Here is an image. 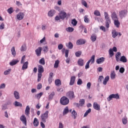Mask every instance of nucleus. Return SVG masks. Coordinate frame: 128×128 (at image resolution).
<instances>
[{"label": "nucleus", "mask_w": 128, "mask_h": 128, "mask_svg": "<svg viewBox=\"0 0 128 128\" xmlns=\"http://www.w3.org/2000/svg\"><path fill=\"white\" fill-rule=\"evenodd\" d=\"M44 72V66L42 65H38V82H40L42 78V73Z\"/></svg>", "instance_id": "1"}, {"label": "nucleus", "mask_w": 128, "mask_h": 128, "mask_svg": "<svg viewBox=\"0 0 128 128\" xmlns=\"http://www.w3.org/2000/svg\"><path fill=\"white\" fill-rule=\"evenodd\" d=\"M48 111L46 110L44 113L41 114L40 120L42 122H46V120L48 118Z\"/></svg>", "instance_id": "2"}, {"label": "nucleus", "mask_w": 128, "mask_h": 128, "mask_svg": "<svg viewBox=\"0 0 128 128\" xmlns=\"http://www.w3.org/2000/svg\"><path fill=\"white\" fill-rule=\"evenodd\" d=\"M60 104L62 106H66L70 104V100L66 96H63L60 99Z\"/></svg>", "instance_id": "3"}, {"label": "nucleus", "mask_w": 128, "mask_h": 128, "mask_svg": "<svg viewBox=\"0 0 128 128\" xmlns=\"http://www.w3.org/2000/svg\"><path fill=\"white\" fill-rule=\"evenodd\" d=\"M66 96L70 100H74L76 98V95H74V91H68L66 94Z\"/></svg>", "instance_id": "4"}, {"label": "nucleus", "mask_w": 128, "mask_h": 128, "mask_svg": "<svg viewBox=\"0 0 128 128\" xmlns=\"http://www.w3.org/2000/svg\"><path fill=\"white\" fill-rule=\"evenodd\" d=\"M112 98H116V100H118L120 98V95L118 94H112L108 98L107 100L108 102H110Z\"/></svg>", "instance_id": "5"}, {"label": "nucleus", "mask_w": 128, "mask_h": 128, "mask_svg": "<svg viewBox=\"0 0 128 128\" xmlns=\"http://www.w3.org/2000/svg\"><path fill=\"white\" fill-rule=\"evenodd\" d=\"M128 14V11L126 10H122L119 12V16L121 18H124V16Z\"/></svg>", "instance_id": "6"}, {"label": "nucleus", "mask_w": 128, "mask_h": 128, "mask_svg": "<svg viewBox=\"0 0 128 128\" xmlns=\"http://www.w3.org/2000/svg\"><path fill=\"white\" fill-rule=\"evenodd\" d=\"M59 16L61 20H64L66 18V16H68V14H66V12L64 11H60L59 13Z\"/></svg>", "instance_id": "7"}, {"label": "nucleus", "mask_w": 128, "mask_h": 128, "mask_svg": "<svg viewBox=\"0 0 128 128\" xmlns=\"http://www.w3.org/2000/svg\"><path fill=\"white\" fill-rule=\"evenodd\" d=\"M24 13L20 12L16 15V18L18 20H22L24 18Z\"/></svg>", "instance_id": "8"}, {"label": "nucleus", "mask_w": 128, "mask_h": 128, "mask_svg": "<svg viewBox=\"0 0 128 128\" xmlns=\"http://www.w3.org/2000/svg\"><path fill=\"white\" fill-rule=\"evenodd\" d=\"M93 108L94 110H100V106L96 102L94 103Z\"/></svg>", "instance_id": "9"}, {"label": "nucleus", "mask_w": 128, "mask_h": 128, "mask_svg": "<svg viewBox=\"0 0 128 128\" xmlns=\"http://www.w3.org/2000/svg\"><path fill=\"white\" fill-rule=\"evenodd\" d=\"M86 41L84 39H79L76 42L77 46H81L82 44H84Z\"/></svg>", "instance_id": "10"}, {"label": "nucleus", "mask_w": 128, "mask_h": 128, "mask_svg": "<svg viewBox=\"0 0 128 128\" xmlns=\"http://www.w3.org/2000/svg\"><path fill=\"white\" fill-rule=\"evenodd\" d=\"M20 120L21 122L25 125L26 126V116L22 115L20 118Z\"/></svg>", "instance_id": "11"}, {"label": "nucleus", "mask_w": 128, "mask_h": 128, "mask_svg": "<svg viewBox=\"0 0 128 128\" xmlns=\"http://www.w3.org/2000/svg\"><path fill=\"white\" fill-rule=\"evenodd\" d=\"M106 58L104 57H101L96 60V62H97L98 64H102L104 62Z\"/></svg>", "instance_id": "12"}, {"label": "nucleus", "mask_w": 128, "mask_h": 128, "mask_svg": "<svg viewBox=\"0 0 128 128\" xmlns=\"http://www.w3.org/2000/svg\"><path fill=\"white\" fill-rule=\"evenodd\" d=\"M42 48L39 47L35 50L37 56H40V54H42Z\"/></svg>", "instance_id": "13"}, {"label": "nucleus", "mask_w": 128, "mask_h": 128, "mask_svg": "<svg viewBox=\"0 0 128 128\" xmlns=\"http://www.w3.org/2000/svg\"><path fill=\"white\" fill-rule=\"evenodd\" d=\"M112 38H116V36H118V32H116V30H112Z\"/></svg>", "instance_id": "14"}, {"label": "nucleus", "mask_w": 128, "mask_h": 128, "mask_svg": "<svg viewBox=\"0 0 128 128\" xmlns=\"http://www.w3.org/2000/svg\"><path fill=\"white\" fill-rule=\"evenodd\" d=\"M111 18L112 20H118V15H116V12H113L112 14Z\"/></svg>", "instance_id": "15"}, {"label": "nucleus", "mask_w": 128, "mask_h": 128, "mask_svg": "<svg viewBox=\"0 0 128 128\" xmlns=\"http://www.w3.org/2000/svg\"><path fill=\"white\" fill-rule=\"evenodd\" d=\"M76 82V76H72L70 78V86H74V82Z\"/></svg>", "instance_id": "16"}, {"label": "nucleus", "mask_w": 128, "mask_h": 128, "mask_svg": "<svg viewBox=\"0 0 128 128\" xmlns=\"http://www.w3.org/2000/svg\"><path fill=\"white\" fill-rule=\"evenodd\" d=\"M106 20V26L107 28H110V24H111L112 22L110 21V18H107Z\"/></svg>", "instance_id": "17"}, {"label": "nucleus", "mask_w": 128, "mask_h": 128, "mask_svg": "<svg viewBox=\"0 0 128 128\" xmlns=\"http://www.w3.org/2000/svg\"><path fill=\"white\" fill-rule=\"evenodd\" d=\"M20 62V60H13L10 62V66H16V64H18V62Z\"/></svg>", "instance_id": "18"}, {"label": "nucleus", "mask_w": 128, "mask_h": 128, "mask_svg": "<svg viewBox=\"0 0 128 128\" xmlns=\"http://www.w3.org/2000/svg\"><path fill=\"white\" fill-rule=\"evenodd\" d=\"M114 24L116 28H120V22L118 20V19L114 20Z\"/></svg>", "instance_id": "19"}, {"label": "nucleus", "mask_w": 128, "mask_h": 128, "mask_svg": "<svg viewBox=\"0 0 128 128\" xmlns=\"http://www.w3.org/2000/svg\"><path fill=\"white\" fill-rule=\"evenodd\" d=\"M54 14H56V10H50V12H48V16H54Z\"/></svg>", "instance_id": "20"}, {"label": "nucleus", "mask_w": 128, "mask_h": 128, "mask_svg": "<svg viewBox=\"0 0 128 128\" xmlns=\"http://www.w3.org/2000/svg\"><path fill=\"white\" fill-rule=\"evenodd\" d=\"M120 62H128V59H126V56H122L120 60Z\"/></svg>", "instance_id": "21"}, {"label": "nucleus", "mask_w": 128, "mask_h": 128, "mask_svg": "<svg viewBox=\"0 0 128 128\" xmlns=\"http://www.w3.org/2000/svg\"><path fill=\"white\" fill-rule=\"evenodd\" d=\"M28 66V62H26L24 63L23 66H22V70H26Z\"/></svg>", "instance_id": "22"}, {"label": "nucleus", "mask_w": 128, "mask_h": 128, "mask_svg": "<svg viewBox=\"0 0 128 128\" xmlns=\"http://www.w3.org/2000/svg\"><path fill=\"white\" fill-rule=\"evenodd\" d=\"M66 48H68L72 50V48H74V45L72 44V42H68V43H66Z\"/></svg>", "instance_id": "23"}, {"label": "nucleus", "mask_w": 128, "mask_h": 128, "mask_svg": "<svg viewBox=\"0 0 128 128\" xmlns=\"http://www.w3.org/2000/svg\"><path fill=\"white\" fill-rule=\"evenodd\" d=\"M55 84L57 86H62V81H60V80L57 79L55 80Z\"/></svg>", "instance_id": "24"}, {"label": "nucleus", "mask_w": 128, "mask_h": 128, "mask_svg": "<svg viewBox=\"0 0 128 128\" xmlns=\"http://www.w3.org/2000/svg\"><path fill=\"white\" fill-rule=\"evenodd\" d=\"M78 64L80 66H83L84 63V60L82 58L78 59Z\"/></svg>", "instance_id": "25"}, {"label": "nucleus", "mask_w": 128, "mask_h": 128, "mask_svg": "<svg viewBox=\"0 0 128 128\" xmlns=\"http://www.w3.org/2000/svg\"><path fill=\"white\" fill-rule=\"evenodd\" d=\"M42 94H44V92H40L39 94H36L35 95V96H36V98H37V100H40V98H42Z\"/></svg>", "instance_id": "26"}, {"label": "nucleus", "mask_w": 128, "mask_h": 128, "mask_svg": "<svg viewBox=\"0 0 128 128\" xmlns=\"http://www.w3.org/2000/svg\"><path fill=\"white\" fill-rule=\"evenodd\" d=\"M14 96L15 98H16V100H19L20 93H18V91H14Z\"/></svg>", "instance_id": "27"}, {"label": "nucleus", "mask_w": 128, "mask_h": 128, "mask_svg": "<svg viewBox=\"0 0 128 128\" xmlns=\"http://www.w3.org/2000/svg\"><path fill=\"white\" fill-rule=\"evenodd\" d=\"M30 106H26L25 110V114L26 116H28V114H30Z\"/></svg>", "instance_id": "28"}, {"label": "nucleus", "mask_w": 128, "mask_h": 128, "mask_svg": "<svg viewBox=\"0 0 128 128\" xmlns=\"http://www.w3.org/2000/svg\"><path fill=\"white\" fill-rule=\"evenodd\" d=\"M11 52L12 56H16V48H14V46H13L11 48Z\"/></svg>", "instance_id": "29"}, {"label": "nucleus", "mask_w": 128, "mask_h": 128, "mask_svg": "<svg viewBox=\"0 0 128 128\" xmlns=\"http://www.w3.org/2000/svg\"><path fill=\"white\" fill-rule=\"evenodd\" d=\"M108 80H110V76H106L103 81V84H104V86H106V84H108Z\"/></svg>", "instance_id": "30"}, {"label": "nucleus", "mask_w": 128, "mask_h": 128, "mask_svg": "<svg viewBox=\"0 0 128 128\" xmlns=\"http://www.w3.org/2000/svg\"><path fill=\"white\" fill-rule=\"evenodd\" d=\"M78 116V113L76 112V110H73L72 112V116L74 118V120L76 118V116Z\"/></svg>", "instance_id": "31"}, {"label": "nucleus", "mask_w": 128, "mask_h": 128, "mask_svg": "<svg viewBox=\"0 0 128 128\" xmlns=\"http://www.w3.org/2000/svg\"><path fill=\"white\" fill-rule=\"evenodd\" d=\"M33 124L34 126H38V118H34L33 122Z\"/></svg>", "instance_id": "32"}, {"label": "nucleus", "mask_w": 128, "mask_h": 128, "mask_svg": "<svg viewBox=\"0 0 128 128\" xmlns=\"http://www.w3.org/2000/svg\"><path fill=\"white\" fill-rule=\"evenodd\" d=\"M68 112H69L68 107L66 106L64 108L63 111V116H66V114H68Z\"/></svg>", "instance_id": "33"}, {"label": "nucleus", "mask_w": 128, "mask_h": 128, "mask_svg": "<svg viewBox=\"0 0 128 128\" xmlns=\"http://www.w3.org/2000/svg\"><path fill=\"white\" fill-rule=\"evenodd\" d=\"M54 92H52L48 96V100H52V99L54 98Z\"/></svg>", "instance_id": "34"}, {"label": "nucleus", "mask_w": 128, "mask_h": 128, "mask_svg": "<svg viewBox=\"0 0 128 128\" xmlns=\"http://www.w3.org/2000/svg\"><path fill=\"white\" fill-rule=\"evenodd\" d=\"M96 58V56L94 55H93L90 59L88 61L89 62H91V64H94V58Z\"/></svg>", "instance_id": "35"}, {"label": "nucleus", "mask_w": 128, "mask_h": 128, "mask_svg": "<svg viewBox=\"0 0 128 128\" xmlns=\"http://www.w3.org/2000/svg\"><path fill=\"white\" fill-rule=\"evenodd\" d=\"M39 63L40 64H42V66H44L46 64V62L44 61V58H42L40 60H39Z\"/></svg>", "instance_id": "36"}, {"label": "nucleus", "mask_w": 128, "mask_h": 128, "mask_svg": "<svg viewBox=\"0 0 128 128\" xmlns=\"http://www.w3.org/2000/svg\"><path fill=\"white\" fill-rule=\"evenodd\" d=\"M58 64H60V60H56L54 64V68H58Z\"/></svg>", "instance_id": "37"}, {"label": "nucleus", "mask_w": 128, "mask_h": 128, "mask_svg": "<svg viewBox=\"0 0 128 128\" xmlns=\"http://www.w3.org/2000/svg\"><path fill=\"white\" fill-rule=\"evenodd\" d=\"M10 72H12V69L9 68L4 72V74L5 76H8V74H10Z\"/></svg>", "instance_id": "38"}, {"label": "nucleus", "mask_w": 128, "mask_h": 128, "mask_svg": "<svg viewBox=\"0 0 128 128\" xmlns=\"http://www.w3.org/2000/svg\"><path fill=\"white\" fill-rule=\"evenodd\" d=\"M20 50L21 52H24L26 50V46L25 44L22 45V46L20 48Z\"/></svg>", "instance_id": "39"}, {"label": "nucleus", "mask_w": 128, "mask_h": 128, "mask_svg": "<svg viewBox=\"0 0 128 128\" xmlns=\"http://www.w3.org/2000/svg\"><path fill=\"white\" fill-rule=\"evenodd\" d=\"M90 40L92 42H96V36L92 34L90 38Z\"/></svg>", "instance_id": "40"}, {"label": "nucleus", "mask_w": 128, "mask_h": 128, "mask_svg": "<svg viewBox=\"0 0 128 128\" xmlns=\"http://www.w3.org/2000/svg\"><path fill=\"white\" fill-rule=\"evenodd\" d=\"M14 104V106H22V104L20 102H18V101H16L15 102V104Z\"/></svg>", "instance_id": "41"}, {"label": "nucleus", "mask_w": 128, "mask_h": 128, "mask_svg": "<svg viewBox=\"0 0 128 128\" xmlns=\"http://www.w3.org/2000/svg\"><path fill=\"white\" fill-rule=\"evenodd\" d=\"M94 16H100V12L98 11V10H96L94 12Z\"/></svg>", "instance_id": "42"}, {"label": "nucleus", "mask_w": 128, "mask_h": 128, "mask_svg": "<svg viewBox=\"0 0 128 128\" xmlns=\"http://www.w3.org/2000/svg\"><path fill=\"white\" fill-rule=\"evenodd\" d=\"M122 122L123 124H128V118L124 117L122 119Z\"/></svg>", "instance_id": "43"}, {"label": "nucleus", "mask_w": 128, "mask_h": 128, "mask_svg": "<svg viewBox=\"0 0 128 128\" xmlns=\"http://www.w3.org/2000/svg\"><path fill=\"white\" fill-rule=\"evenodd\" d=\"M84 99H80L79 101V104L80 106H82L84 104Z\"/></svg>", "instance_id": "44"}, {"label": "nucleus", "mask_w": 128, "mask_h": 128, "mask_svg": "<svg viewBox=\"0 0 128 128\" xmlns=\"http://www.w3.org/2000/svg\"><path fill=\"white\" fill-rule=\"evenodd\" d=\"M92 112V109L89 108L88 110L86 111V112L84 114V117L86 118V116L88 114H90V112Z\"/></svg>", "instance_id": "45"}, {"label": "nucleus", "mask_w": 128, "mask_h": 128, "mask_svg": "<svg viewBox=\"0 0 128 128\" xmlns=\"http://www.w3.org/2000/svg\"><path fill=\"white\" fill-rule=\"evenodd\" d=\"M7 12L10 14H12V12H14V9L12 8H10L8 9Z\"/></svg>", "instance_id": "46"}, {"label": "nucleus", "mask_w": 128, "mask_h": 128, "mask_svg": "<svg viewBox=\"0 0 128 128\" xmlns=\"http://www.w3.org/2000/svg\"><path fill=\"white\" fill-rule=\"evenodd\" d=\"M110 78L112 80H114L116 78V73L114 72H112L110 74Z\"/></svg>", "instance_id": "47"}, {"label": "nucleus", "mask_w": 128, "mask_h": 128, "mask_svg": "<svg viewBox=\"0 0 128 128\" xmlns=\"http://www.w3.org/2000/svg\"><path fill=\"white\" fill-rule=\"evenodd\" d=\"M75 54H76V56L77 58H78L80 56L82 55V52L78 51L75 53Z\"/></svg>", "instance_id": "48"}, {"label": "nucleus", "mask_w": 128, "mask_h": 128, "mask_svg": "<svg viewBox=\"0 0 128 128\" xmlns=\"http://www.w3.org/2000/svg\"><path fill=\"white\" fill-rule=\"evenodd\" d=\"M82 6H84L85 8H88V3H86V2L84 0H82Z\"/></svg>", "instance_id": "49"}, {"label": "nucleus", "mask_w": 128, "mask_h": 128, "mask_svg": "<svg viewBox=\"0 0 128 128\" xmlns=\"http://www.w3.org/2000/svg\"><path fill=\"white\" fill-rule=\"evenodd\" d=\"M108 54H109L110 56H114V51L112 50V49L110 48L109 50Z\"/></svg>", "instance_id": "50"}, {"label": "nucleus", "mask_w": 128, "mask_h": 128, "mask_svg": "<svg viewBox=\"0 0 128 128\" xmlns=\"http://www.w3.org/2000/svg\"><path fill=\"white\" fill-rule=\"evenodd\" d=\"M72 24L73 26H76L78 24V21H76V19H73L72 20Z\"/></svg>", "instance_id": "51"}, {"label": "nucleus", "mask_w": 128, "mask_h": 128, "mask_svg": "<svg viewBox=\"0 0 128 128\" xmlns=\"http://www.w3.org/2000/svg\"><path fill=\"white\" fill-rule=\"evenodd\" d=\"M74 30V28L68 27L66 28V31L68 32H72V31Z\"/></svg>", "instance_id": "52"}, {"label": "nucleus", "mask_w": 128, "mask_h": 128, "mask_svg": "<svg viewBox=\"0 0 128 128\" xmlns=\"http://www.w3.org/2000/svg\"><path fill=\"white\" fill-rule=\"evenodd\" d=\"M84 18V22H85L88 23L90 22V19H88V16H85Z\"/></svg>", "instance_id": "53"}, {"label": "nucleus", "mask_w": 128, "mask_h": 128, "mask_svg": "<svg viewBox=\"0 0 128 128\" xmlns=\"http://www.w3.org/2000/svg\"><path fill=\"white\" fill-rule=\"evenodd\" d=\"M104 16L105 20L106 18H110V16L108 15V13L107 12H104Z\"/></svg>", "instance_id": "54"}, {"label": "nucleus", "mask_w": 128, "mask_h": 128, "mask_svg": "<svg viewBox=\"0 0 128 128\" xmlns=\"http://www.w3.org/2000/svg\"><path fill=\"white\" fill-rule=\"evenodd\" d=\"M24 60H26V56H22L21 59L20 64H24Z\"/></svg>", "instance_id": "55"}, {"label": "nucleus", "mask_w": 128, "mask_h": 128, "mask_svg": "<svg viewBox=\"0 0 128 128\" xmlns=\"http://www.w3.org/2000/svg\"><path fill=\"white\" fill-rule=\"evenodd\" d=\"M120 72V74H124V68L123 67H122L120 68V70H119Z\"/></svg>", "instance_id": "56"}, {"label": "nucleus", "mask_w": 128, "mask_h": 128, "mask_svg": "<svg viewBox=\"0 0 128 128\" xmlns=\"http://www.w3.org/2000/svg\"><path fill=\"white\" fill-rule=\"evenodd\" d=\"M90 86H92V83H90V82H88L87 84V88H88V90H90Z\"/></svg>", "instance_id": "57"}, {"label": "nucleus", "mask_w": 128, "mask_h": 128, "mask_svg": "<svg viewBox=\"0 0 128 128\" xmlns=\"http://www.w3.org/2000/svg\"><path fill=\"white\" fill-rule=\"evenodd\" d=\"M90 63L89 62H86V66H85L86 70H88V68H90Z\"/></svg>", "instance_id": "58"}, {"label": "nucleus", "mask_w": 128, "mask_h": 128, "mask_svg": "<svg viewBox=\"0 0 128 128\" xmlns=\"http://www.w3.org/2000/svg\"><path fill=\"white\" fill-rule=\"evenodd\" d=\"M82 84V79H78L77 82V84Z\"/></svg>", "instance_id": "59"}, {"label": "nucleus", "mask_w": 128, "mask_h": 128, "mask_svg": "<svg viewBox=\"0 0 128 128\" xmlns=\"http://www.w3.org/2000/svg\"><path fill=\"white\" fill-rule=\"evenodd\" d=\"M62 48H64V46L62 45V44H60L58 45V49L60 50H62Z\"/></svg>", "instance_id": "60"}, {"label": "nucleus", "mask_w": 128, "mask_h": 128, "mask_svg": "<svg viewBox=\"0 0 128 128\" xmlns=\"http://www.w3.org/2000/svg\"><path fill=\"white\" fill-rule=\"evenodd\" d=\"M4 24L2 23L0 25V30H4Z\"/></svg>", "instance_id": "61"}, {"label": "nucleus", "mask_w": 128, "mask_h": 128, "mask_svg": "<svg viewBox=\"0 0 128 128\" xmlns=\"http://www.w3.org/2000/svg\"><path fill=\"white\" fill-rule=\"evenodd\" d=\"M42 88V84H39L37 86V89L38 90H40V88Z\"/></svg>", "instance_id": "62"}, {"label": "nucleus", "mask_w": 128, "mask_h": 128, "mask_svg": "<svg viewBox=\"0 0 128 128\" xmlns=\"http://www.w3.org/2000/svg\"><path fill=\"white\" fill-rule=\"evenodd\" d=\"M100 30H102L104 32H106V28H104V26H101L100 27Z\"/></svg>", "instance_id": "63"}, {"label": "nucleus", "mask_w": 128, "mask_h": 128, "mask_svg": "<svg viewBox=\"0 0 128 128\" xmlns=\"http://www.w3.org/2000/svg\"><path fill=\"white\" fill-rule=\"evenodd\" d=\"M57 91L60 92H64V89L62 88H58L57 89Z\"/></svg>", "instance_id": "64"}]
</instances>
